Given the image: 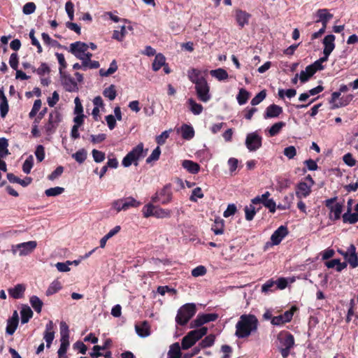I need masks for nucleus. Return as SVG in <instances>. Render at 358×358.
Segmentation results:
<instances>
[{
	"mask_svg": "<svg viewBox=\"0 0 358 358\" xmlns=\"http://www.w3.org/2000/svg\"><path fill=\"white\" fill-rule=\"evenodd\" d=\"M63 80V85L65 90L68 92H75L78 90V85L76 82L70 76L65 74V76L61 77Z\"/></svg>",
	"mask_w": 358,
	"mask_h": 358,
	"instance_id": "393cba45",
	"label": "nucleus"
},
{
	"mask_svg": "<svg viewBox=\"0 0 358 358\" xmlns=\"http://www.w3.org/2000/svg\"><path fill=\"white\" fill-rule=\"evenodd\" d=\"M250 97V93L245 89L241 88L239 90L237 95V101L240 105L245 104Z\"/></svg>",
	"mask_w": 358,
	"mask_h": 358,
	"instance_id": "de8ad7c7",
	"label": "nucleus"
},
{
	"mask_svg": "<svg viewBox=\"0 0 358 358\" xmlns=\"http://www.w3.org/2000/svg\"><path fill=\"white\" fill-rule=\"evenodd\" d=\"M317 15L319 17V20L316 21L317 22L320 20H331L333 17V15L329 13L326 8L319 9L317 11Z\"/></svg>",
	"mask_w": 358,
	"mask_h": 358,
	"instance_id": "6e6d98bb",
	"label": "nucleus"
},
{
	"mask_svg": "<svg viewBox=\"0 0 358 358\" xmlns=\"http://www.w3.org/2000/svg\"><path fill=\"white\" fill-rule=\"evenodd\" d=\"M34 166V159L32 156H29L26 159L22 165V171L24 173L29 174Z\"/></svg>",
	"mask_w": 358,
	"mask_h": 358,
	"instance_id": "13d9d810",
	"label": "nucleus"
},
{
	"mask_svg": "<svg viewBox=\"0 0 358 358\" xmlns=\"http://www.w3.org/2000/svg\"><path fill=\"white\" fill-rule=\"evenodd\" d=\"M111 344V340L110 339H107L105 343H104V345H102V346H100V345H94L93 347V351L92 352L90 353V357L92 358H97L99 357H101L103 355L102 353L100 352V350H103L105 349H106L108 345H110Z\"/></svg>",
	"mask_w": 358,
	"mask_h": 358,
	"instance_id": "72a5a7b5",
	"label": "nucleus"
},
{
	"mask_svg": "<svg viewBox=\"0 0 358 358\" xmlns=\"http://www.w3.org/2000/svg\"><path fill=\"white\" fill-rule=\"evenodd\" d=\"M211 230L215 235H220L224 231V220L218 217L215 220L213 224L211 227Z\"/></svg>",
	"mask_w": 358,
	"mask_h": 358,
	"instance_id": "7c9ffc66",
	"label": "nucleus"
},
{
	"mask_svg": "<svg viewBox=\"0 0 358 358\" xmlns=\"http://www.w3.org/2000/svg\"><path fill=\"white\" fill-rule=\"evenodd\" d=\"M64 192V188L61 187H51L45 191L47 196H56Z\"/></svg>",
	"mask_w": 358,
	"mask_h": 358,
	"instance_id": "5fc2aeb1",
	"label": "nucleus"
},
{
	"mask_svg": "<svg viewBox=\"0 0 358 358\" xmlns=\"http://www.w3.org/2000/svg\"><path fill=\"white\" fill-rule=\"evenodd\" d=\"M182 166L189 173L192 174L198 173L200 171V165L198 163L191 160H184L182 163Z\"/></svg>",
	"mask_w": 358,
	"mask_h": 358,
	"instance_id": "cd10ccee",
	"label": "nucleus"
},
{
	"mask_svg": "<svg viewBox=\"0 0 358 358\" xmlns=\"http://www.w3.org/2000/svg\"><path fill=\"white\" fill-rule=\"evenodd\" d=\"M180 130L182 137L185 140H190L194 136V130L191 125L184 124L182 125Z\"/></svg>",
	"mask_w": 358,
	"mask_h": 358,
	"instance_id": "c756f323",
	"label": "nucleus"
},
{
	"mask_svg": "<svg viewBox=\"0 0 358 358\" xmlns=\"http://www.w3.org/2000/svg\"><path fill=\"white\" fill-rule=\"evenodd\" d=\"M29 38L31 39V43L32 45H34L37 48V52L41 53L43 52V48L38 41V39L35 37V31L34 29H31L29 32Z\"/></svg>",
	"mask_w": 358,
	"mask_h": 358,
	"instance_id": "4d7b16f0",
	"label": "nucleus"
},
{
	"mask_svg": "<svg viewBox=\"0 0 358 358\" xmlns=\"http://www.w3.org/2000/svg\"><path fill=\"white\" fill-rule=\"evenodd\" d=\"M282 113V108L275 103L269 105L264 113V119L275 118Z\"/></svg>",
	"mask_w": 358,
	"mask_h": 358,
	"instance_id": "f3484780",
	"label": "nucleus"
},
{
	"mask_svg": "<svg viewBox=\"0 0 358 358\" xmlns=\"http://www.w3.org/2000/svg\"><path fill=\"white\" fill-rule=\"evenodd\" d=\"M250 17L251 15L245 10H243L240 8L235 10L236 21L241 28H243L245 25L248 24Z\"/></svg>",
	"mask_w": 358,
	"mask_h": 358,
	"instance_id": "dca6fc26",
	"label": "nucleus"
},
{
	"mask_svg": "<svg viewBox=\"0 0 358 358\" xmlns=\"http://www.w3.org/2000/svg\"><path fill=\"white\" fill-rule=\"evenodd\" d=\"M277 343L278 349L282 358H287L294 346V337L287 331H281L277 336Z\"/></svg>",
	"mask_w": 358,
	"mask_h": 358,
	"instance_id": "f03ea898",
	"label": "nucleus"
},
{
	"mask_svg": "<svg viewBox=\"0 0 358 358\" xmlns=\"http://www.w3.org/2000/svg\"><path fill=\"white\" fill-rule=\"evenodd\" d=\"M166 63V59L165 57L161 54L159 53L156 55L154 62L152 63V69L155 71H159L163 66H164Z\"/></svg>",
	"mask_w": 358,
	"mask_h": 358,
	"instance_id": "f704fd0d",
	"label": "nucleus"
},
{
	"mask_svg": "<svg viewBox=\"0 0 358 358\" xmlns=\"http://www.w3.org/2000/svg\"><path fill=\"white\" fill-rule=\"evenodd\" d=\"M289 234V230L287 226L281 225L271 235V241L272 245H279L282 239L287 236Z\"/></svg>",
	"mask_w": 358,
	"mask_h": 358,
	"instance_id": "4468645a",
	"label": "nucleus"
},
{
	"mask_svg": "<svg viewBox=\"0 0 358 358\" xmlns=\"http://www.w3.org/2000/svg\"><path fill=\"white\" fill-rule=\"evenodd\" d=\"M87 152L85 149L82 148L72 155V157L79 164H83L87 159Z\"/></svg>",
	"mask_w": 358,
	"mask_h": 358,
	"instance_id": "37998d69",
	"label": "nucleus"
},
{
	"mask_svg": "<svg viewBox=\"0 0 358 358\" xmlns=\"http://www.w3.org/2000/svg\"><path fill=\"white\" fill-rule=\"evenodd\" d=\"M141 205V203L137 200H136L132 196H129L125 199H123L122 208H124L125 210H127L130 208H138Z\"/></svg>",
	"mask_w": 358,
	"mask_h": 358,
	"instance_id": "c9c22d12",
	"label": "nucleus"
},
{
	"mask_svg": "<svg viewBox=\"0 0 358 358\" xmlns=\"http://www.w3.org/2000/svg\"><path fill=\"white\" fill-rule=\"evenodd\" d=\"M29 301L35 311L37 312L38 313H40L41 312L42 306L43 305V301L37 296L35 295L30 297Z\"/></svg>",
	"mask_w": 358,
	"mask_h": 358,
	"instance_id": "79ce46f5",
	"label": "nucleus"
},
{
	"mask_svg": "<svg viewBox=\"0 0 358 358\" xmlns=\"http://www.w3.org/2000/svg\"><path fill=\"white\" fill-rule=\"evenodd\" d=\"M188 78L191 82L196 85V83H201L202 79H206L201 76V71L197 69H190L187 71Z\"/></svg>",
	"mask_w": 358,
	"mask_h": 358,
	"instance_id": "bb28decb",
	"label": "nucleus"
},
{
	"mask_svg": "<svg viewBox=\"0 0 358 358\" xmlns=\"http://www.w3.org/2000/svg\"><path fill=\"white\" fill-rule=\"evenodd\" d=\"M136 334L142 338L148 337L150 335V325L146 320L135 324Z\"/></svg>",
	"mask_w": 358,
	"mask_h": 358,
	"instance_id": "aec40b11",
	"label": "nucleus"
},
{
	"mask_svg": "<svg viewBox=\"0 0 358 358\" xmlns=\"http://www.w3.org/2000/svg\"><path fill=\"white\" fill-rule=\"evenodd\" d=\"M156 206L149 203L145 205L142 209V213L144 217H154V212L155 210Z\"/></svg>",
	"mask_w": 358,
	"mask_h": 358,
	"instance_id": "8fccbe9b",
	"label": "nucleus"
},
{
	"mask_svg": "<svg viewBox=\"0 0 358 358\" xmlns=\"http://www.w3.org/2000/svg\"><path fill=\"white\" fill-rule=\"evenodd\" d=\"M311 192V185H308L305 182H300L296 189V196L298 199L306 198Z\"/></svg>",
	"mask_w": 358,
	"mask_h": 358,
	"instance_id": "412c9836",
	"label": "nucleus"
},
{
	"mask_svg": "<svg viewBox=\"0 0 358 358\" xmlns=\"http://www.w3.org/2000/svg\"><path fill=\"white\" fill-rule=\"evenodd\" d=\"M215 340V336L213 334H210L204 338L200 343L199 345L201 348H206L212 346Z\"/></svg>",
	"mask_w": 358,
	"mask_h": 358,
	"instance_id": "3c124183",
	"label": "nucleus"
},
{
	"mask_svg": "<svg viewBox=\"0 0 358 358\" xmlns=\"http://www.w3.org/2000/svg\"><path fill=\"white\" fill-rule=\"evenodd\" d=\"M266 96V92L265 90L259 92L252 100L251 104L252 106H257L260 103Z\"/></svg>",
	"mask_w": 358,
	"mask_h": 358,
	"instance_id": "052dcab7",
	"label": "nucleus"
},
{
	"mask_svg": "<svg viewBox=\"0 0 358 358\" xmlns=\"http://www.w3.org/2000/svg\"><path fill=\"white\" fill-rule=\"evenodd\" d=\"M62 285L61 282L58 280H54L48 287V289L46 290V295L50 296L52 295L57 292H59L62 289Z\"/></svg>",
	"mask_w": 358,
	"mask_h": 358,
	"instance_id": "c03bdc74",
	"label": "nucleus"
},
{
	"mask_svg": "<svg viewBox=\"0 0 358 358\" xmlns=\"http://www.w3.org/2000/svg\"><path fill=\"white\" fill-rule=\"evenodd\" d=\"M60 336L61 344L58 350V356L59 358H66L65 356L67 349L69 346V326L65 322H60Z\"/></svg>",
	"mask_w": 358,
	"mask_h": 358,
	"instance_id": "0eeeda50",
	"label": "nucleus"
},
{
	"mask_svg": "<svg viewBox=\"0 0 358 358\" xmlns=\"http://www.w3.org/2000/svg\"><path fill=\"white\" fill-rule=\"evenodd\" d=\"M103 95L105 97L108 98L110 101L114 100L117 96L115 86L114 85H110L108 87L105 88L103 91Z\"/></svg>",
	"mask_w": 358,
	"mask_h": 358,
	"instance_id": "49530a36",
	"label": "nucleus"
},
{
	"mask_svg": "<svg viewBox=\"0 0 358 358\" xmlns=\"http://www.w3.org/2000/svg\"><path fill=\"white\" fill-rule=\"evenodd\" d=\"M160 198V203L162 205H166L169 203L173 199V193L171 191V185L166 184L158 191Z\"/></svg>",
	"mask_w": 358,
	"mask_h": 358,
	"instance_id": "2eb2a0df",
	"label": "nucleus"
},
{
	"mask_svg": "<svg viewBox=\"0 0 358 358\" xmlns=\"http://www.w3.org/2000/svg\"><path fill=\"white\" fill-rule=\"evenodd\" d=\"M21 322L22 324L27 323L29 320L33 317V311L29 306H24L20 311Z\"/></svg>",
	"mask_w": 358,
	"mask_h": 358,
	"instance_id": "4c0bfd02",
	"label": "nucleus"
},
{
	"mask_svg": "<svg viewBox=\"0 0 358 358\" xmlns=\"http://www.w3.org/2000/svg\"><path fill=\"white\" fill-rule=\"evenodd\" d=\"M284 155L289 159H293L296 155V150L294 146L290 145L284 149Z\"/></svg>",
	"mask_w": 358,
	"mask_h": 358,
	"instance_id": "774afa93",
	"label": "nucleus"
},
{
	"mask_svg": "<svg viewBox=\"0 0 358 358\" xmlns=\"http://www.w3.org/2000/svg\"><path fill=\"white\" fill-rule=\"evenodd\" d=\"M189 105V109L194 115H199L203 111V106L200 103H197L193 99H189L187 101Z\"/></svg>",
	"mask_w": 358,
	"mask_h": 358,
	"instance_id": "a19ab883",
	"label": "nucleus"
},
{
	"mask_svg": "<svg viewBox=\"0 0 358 358\" xmlns=\"http://www.w3.org/2000/svg\"><path fill=\"white\" fill-rule=\"evenodd\" d=\"M8 146V140L5 138H0V157H4L9 154Z\"/></svg>",
	"mask_w": 358,
	"mask_h": 358,
	"instance_id": "864d4df0",
	"label": "nucleus"
},
{
	"mask_svg": "<svg viewBox=\"0 0 358 358\" xmlns=\"http://www.w3.org/2000/svg\"><path fill=\"white\" fill-rule=\"evenodd\" d=\"M218 318L217 313H203L199 314L196 319L190 323L191 328H197L209 322L215 321Z\"/></svg>",
	"mask_w": 358,
	"mask_h": 358,
	"instance_id": "1a4fd4ad",
	"label": "nucleus"
},
{
	"mask_svg": "<svg viewBox=\"0 0 358 358\" xmlns=\"http://www.w3.org/2000/svg\"><path fill=\"white\" fill-rule=\"evenodd\" d=\"M275 285V282L273 279H270L267 280L262 286V292H273L275 289H273V287Z\"/></svg>",
	"mask_w": 358,
	"mask_h": 358,
	"instance_id": "0e129e2a",
	"label": "nucleus"
},
{
	"mask_svg": "<svg viewBox=\"0 0 358 358\" xmlns=\"http://www.w3.org/2000/svg\"><path fill=\"white\" fill-rule=\"evenodd\" d=\"M195 90L199 100L203 102H207L210 100V87L206 79H202L201 83H196V85H195Z\"/></svg>",
	"mask_w": 358,
	"mask_h": 358,
	"instance_id": "9d476101",
	"label": "nucleus"
},
{
	"mask_svg": "<svg viewBox=\"0 0 358 358\" xmlns=\"http://www.w3.org/2000/svg\"><path fill=\"white\" fill-rule=\"evenodd\" d=\"M245 144L250 152H255L262 145V137L257 131L249 133L246 136Z\"/></svg>",
	"mask_w": 358,
	"mask_h": 358,
	"instance_id": "6e6552de",
	"label": "nucleus"
},
{
	"mask_svg": "<svg viewBox=\"0 0 358 358\" xmlns=\"http://www.w3.org/2000/svg\"><path fill=\"white\" fill-rule=\"evenodd\" d=\"M8 110H9V106H8V100L6 98L0 101V115H1V117L2 118H4L7 115Z\"/></svg>",
	"mask_w": 358,
	"mask_h": 358,
	"instance_id": "bf43d9fd",
	"label": "nucleus"
},
{
	"mask_svg": "<svg viewBox=\"0 0 358 358\" xmlns=\"http://www.w3.org/2000/svg\"><path fill=\"white\" fill-rule=\"evenodd\" d=\"M297 310L296 306H293L292 308L285 311L283 314L272 317L271 324L276 326L282 325L292 320L294 312Z\"/></svg>",
	"mask_w": 358,
	"mask_h": 358,
	"instance_id": "9b49d317",
	"label": "nucleus"
},
{
	"mask_svg": "<svg viewBox=\"0 0 358 358\" xmlns=\"http://www.w3.org/2000/svg\"><path fill=\"white\" fill-rule=\"evenodd\" d=\"M275 282L276 287L275 289H285L288 285V280L287 278L281 277L278 278Z\"/></svg>",
	"mask_w": 358,
	"mask_h": 358,
	"instance_id": "338daca9",
	"label": "nucleus"
},
{
	"mask_svg": "<svg viewBox=\"0 0 358 358\" xmlns=\"http://www.w3.org/2000/svg\"><path fill=\"white\" fill-rule=\"evenodd\" d=\"M167 358H181L182 353L180 350V346L178 343H175L170 346V349L168 352Z\"/></svg>",
	"mask_w": 358,
	"mask_h": 358,
	"instance_id": "2f4dec72",
	"label": "nucleus"
},
{
	"mask_svg": "<svg viewBox=\"0 0 358 358\" xmlns=\"http://www.w3.org/2000/svg\"><path fill=\"white\" fill-rule=\"evenodd\" d=\"M210 73L213 77L217 78L220 81L227 80L229 77L227 71L222 68L211 70Z\"/></svg>",
	"mask_w": 358,
	"mask_h": 358,
	"instance_id": "e433bc0d",
	"label": "nucleus"
},
{
	"mask_svg": "<svg viewBox=\"0 0 358 358\" xmlns=\"http://www.w3.org/2000/svg\"><path fill=\"white\" fill-rule=\"evenodd\" d=\"M286 125L284 122H278L273 124L268 129L270 136H275L278 134L280 130Z\"/></svg>",
	"mask_w": 358,
	"mask_h": 358,
	"instance_id": "a18cd8bd",
	"label": "nucleus"
},
{
	"mask_svg": "<svg viewBox=\"0 0 358 358\" xmlns=\"http://www.w3.org/2000/svg\"><path fill=\"white\" fill-rule=\"evenodd\" d=\"M55 56L57 57V59L58 60L59 67V72L60 74V77L65 76V72L64 70L67 66V63L65 60L64 56L62 53L56 52Z\"/></svg>",
	"mask_w": 358,
	"mask_h": 358,
	"instance_id": "ea45409f",
	"label": "nucleus"
},
{
	"mask_svg": "<svg viewBox=\"0 0 358 358\" xmlns=\"http://www.w3.org/2000/svg\"><path fill=\"white\" fill-rule=\"evenodd\" d=\"M343 203H335L334 206L329 208L330 213L329 215V217L330 220L333 221L338 220L341 217V213L343 212Z\"/></svg>",
	"mask_w": 358,
	"mask_h": 358,
	"instance_id": "a878e982",
	"label": "nucleus"
},
{
	"mask_svg": "<svg viewBox=\"0 0 358 358\" xmlns=\"http://www.w3.org/2000/svg\"><path fill=\"white\" fill-rule=\"evenodd\" d=\"M143 157V144L140 143L127 154L122 161V164L124 167H129L132 164L138 166L137 161Z\"/></svg>",
	"mask_w": 358,
	"mask_h": 358,
	"instance_id": "423d86ee",
	"label": "nucleus"
},
{
	"mask_svg": "<svg viewBox=\"0 0 358 358\" xmlns=\"http://www.w3.org/2000/svg\"><path fill=\"white\" fill-rule=\"evenodd\" d=\"M36 8V4L34 2H28L23 6L22 11L25 15H30L35 12Z\"/></svg>",
	"mask_w": 358,
	"mask_h": 358,
	"instance_id": "69168bd1",
	"label": "nucleus"
},
{
	"mask_svg": "<svg viewBox=\"0 0 358 358\" xmlns=\"http://www.w3.org/2000/svg\"><path fill=\"white\" fill-rule=\"evenodd\" d=\"M37 243L34 241H30L28 242L22 243L16 245L15 246H13V252L15 254L16 252V250L14 248L18 249L20 250V255H27L30 254L33 250L36 248Z\"/></svg>",
	"mask_w": 358,
	"mask_h": 358,
	"instance_id": "ddd939ff",
	"label": "nucleus"
},
{
	"mask_svg": "<svg viewBox=\"0 0 358 358\" xmlns=\"http://www.w3.org/2000/svg\"><path fill=\"white\" fill-rule=\"evenodd\" d=\"M258 324L259 321L255 315L243 314L236 324L235 336L238 338H248L252 333L257 331Z\"/></svg>",
	"mask_w": 358,
	"mask_h": 358,
	"instance_id": "f257e3e1",
	"label": "nucleus"
},
{
	"mask_svg": "<svg viewBox=\"0 0 358 358\" xmlns=\"http://www.w3.org/2000/svg\"><path fill=\"white\" fill-rule=\"evenodd\" d=\"M88 48V44L81 41H76L70 45L69 51L77 59H83V54H85Z\"/></svg>",
	"mask_w": 358,
	"mask_h": 358,
	"instance_id": "f8f14e48",
	"label": "nucleus"
},
{
	"mask_svg": "<svg viewBox=\"0 0 358 358\" xmlns=\"http://www.w3.org/2000/svg\"><path fill=\"white\" fill-rule=\"evenodd\" d=\"M18 313L16 310H15L13 313L12 317L8 318L7 320V325L6 329V334L8 335H13L18 326Z\"/></svg>",
	"mask_w": 358,
	"mask_h": 358,
	"instance_id": "a211bd4d",
	"label": "nucleus"
},
{
	"mask_svg": "<svg viewBox=\"0 0 358 358\" xmlns=\"http://www.w3.org/2000/svg\"><path fill=\"white\" fill-rule=\"evenodd\" d=\"M92 154L94 162L96 163L102 162L106 158L104 152L96 149L92 150Z\"/></svg>",
	"mask_w": 358,
	"mask_h": 358,
	"instance_id": "e2e57ef3",
	"label": "nucleus"
},
{
	"mask_svg": "<svg viewBox=\"0 0 358 358\" xmlns=\"http://www.w3.org/2000/svg\"><path fill=\"white\" fill-rule=\"evenodd\" d=\"M316 72L313 70L310 65L306 67L305 71H301L299 75V79L302 83H304L309 80V79Z\"/></svg>",
	"mask_w": 358,
	"mask_h": 358,
	"instance_id": "473e14b6",
	"label": "nucleus"
},
{
	"mask_svg": "<svg viewBox=\"0 0 358 358\" xmlns=\"http://www.w3.org/2000/svg\"><path fill=\"white\" fill-rule=\"evenodd\" d=\"M54 324L52 320H50L45 325V330L43 334V338L46 342V347L50 348L52 341L55 338Z\"/></svg>",
	"mask_w": 358,
	"mask_h": 358,
	"instance_id": "6ab92c4d",
	"label": "nucleus"
},
{
	"mask_svg": "<svg viewBox=\"0 0 358 358\" xmlns=\"http://www.w3.org/2000/svg\"><path fill=\"white\" fill-rule=\"evenodd\" d=\"M171 214L172 212L171 210L156 206L154 217L157 218H169L171 216Z\"/></svg>",
	"mask_w": 358,
	"mask_h": 358,
	"instance_id": "58836bf2",
	"label": "nucleus"
},
{
	"mask_svg": "<svg viewBox=\"0 0 358 358\" xmlns=\"http://www.w3.org/2000/svg\"><path fill=\"white\" fill-rule=\"evenodd\" d=\"M62 120L63 117L62 113L57 109L52 110L48 115V122L43 128L45 134L47 136H52L55 134Z\"/></svg>",
	"mask_w": 358,
	"mask_h": 358,
	"instance_id": "39448f33",
	"label": "nucleus"
},
{
	"mask_svg": "<svg viewBox=\"0 0 358 358\" xmlns=\"http://www.w3.org/2000/svg\"><path fill=\"white\" fill-rule=\"evenodd\" d=\"M345 260L352 268L358 266V256L356 252V247L354 244H351L348 247V255Z\"/></svg>",
	"mask_w": 358,
	"mask_h": 358,
	"instance_id": "4be33fe9",
	"label": "nucleus"
},
{
	"mask_svg": "<svg viewBox=\"0 0 358 358\" xmlns=\"http://www.w3.org/2000/svg\"><path fill=\"white\" fill-rule=\"evenodd\" d=\"M26 286L24 284H17L14 287L9 288L8 292L9 295L15 299H22L24 296Z\"/></svg>",
	"mask_w": 358,
	"mask_h": 358,
	"instance_id": "5701e85b",
	"label": "nucleus"
},
{
	"mask_svg": "<svg viewBox=\"0 0 358 358\" xmlns=\"http://www.w3.org/2000/svg\"><path fill=\"white\" fill-rule=\"evenodd\" d=\"M161 154V149L157 146L151 153V155L146 159V163L150 164L153 161H157L159 159Z\"/></svg>",
	"mask_w": 358,
	"mask_h": 358,
	"instance_id": "680f3d73",
	"label": "nucleus"
},
{
	"mask_svg": "<svg viewBox=\"0 0 358 358\" xmlns=\"http://www.w3.org/2000/svg\"><path fill=\"white\" fill-rule=\"evenodd\" d=\"M336 37L333 34H329L326 36L323 39L324 50L323 52H328L331 54L335 48Z\"/></svg>",
	"mask_w": 358,
	"mask_h": 358,
	"instance_id": "b1692460",
	"label": "nucleus"
},
{
	"mask_svg": "<svg viewBox=\"0 0 358 358\" xmlns=\"http://www.w3.org/2000/svg\"><path fill=\"white\" fill-rule=\"evenodd\" d=\"M343 223L354 224L358 222V213H351V208H348V210L342 215Z\"/></svg>",
	"mask_w": 358,
	"mask_h": 358,
	"instance_id": "c85d7f7f",
	"label": "nucleus"
},
{
	"mask_svg": "<svg viewBox=\"0 0 358 358\" xmlns=\"http://www.w3.org/2000/svg\"><path fill=\"white\" fill-rule=\"evenodd\" d=\"M244 211L245 213V219L248 221L252 220L257 212L255 207L252 204H250L249 206H245Z\"/></svg>",
	"mask_w": 358,
	"mask_h": 358,
	"instance_id": "603ef678",
	"label": "nucleus"
},
{
	"mask_svg": "<svg viewBox=\"0 0 358 358\" xmlns=\"http://www.w3.org/2000/svg\"><path fill=\"white\" fill-rule=\"evenodd\" d=\"M353 96L352 94H349L346 96L345 97H341L339 101L337 102V103H334V105H332L331 108V109H336L340 107L345 106H347L350 101L352 99Z\"/></svg>",
	"mask_w": 358,
	"mask_h": 358,
	"instance_id": "09e8293b",
	"label": "nucleus"
},
{
	"mask_svg": "<svg viewBox=\"0 0 358 358\" xmlns=\"http://www.w3.org/2000/svg\"><path fill=\"white\" fill-rule=\"evenodd\" d=\"M208 328L202 327L199 329L192 330L185 336L181 342V348L183 350H187L192 347L196 341L201 339L207 334Z\"/></svg>",
	"mask_w": 358,
	"mask_h": 358,
	"instance_id": "20e7f679",
	"label": "nucleus"
},
{
	"mask_svg": "<svg viewBox=\"0 0 358 358\" xmlns=\"http://www.w3.org/2000/svg\"><path fill=\"white\" fill-rule=\"evenodd\" d=\"M196 313V305L193 303H185L178 310L176 322L180 326L186 325Z\"/></svg>",
	"mask_w": 358,
	"mask_h": 358,
	"instance_id": "7ed1b4c3",
	"label": "nucleus"
}]
</instances>
